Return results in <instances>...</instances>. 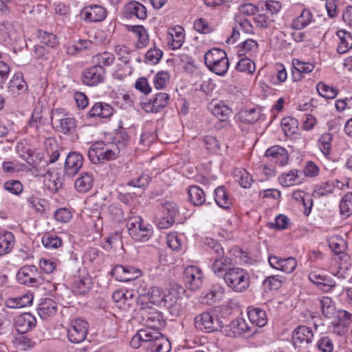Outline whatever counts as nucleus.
Wrapping results in <instances>:
<instances>
[{"label":"nucleus","instance_id":"1","mask_svg":"<svg viewBox=\"0 0 352 352\" xmlns=\"http://www.w3.org/2000/svg\"><path fill=\"white\" fill-rule=\"evenodd\" d=\"M130 344L134 349L143 346L147 352H169L170 350L168 339L153 329H140L133 336Z\"/></svg>","mask_w":352,"mask_h":352},{"label":"nucleus","instance_id":"2","mask_svg":"<svg viewBox=\"0 0 352 352\" xmlns=\"http://www.w3.org/2000/svg\"><path fill=\"white\" fill-rule=\"evenodd\" d=\"M119 154V148L115 144H105L96 142L91 144L88 151V157L94 164L116 159Z\"/></svg>","mask_w":352,"mask_h":352},{"label":"nucleus","instance_id":"3","mask_svg":"<svg viewBox=\"0 0 352 352\" xmlns=\"http://www.w3.org/2000/svg\"><path fill=\"white\" fill-rule=\"evenodd\" d=\"M224 280L234 291L241 292L246 290L250 285L248 272L240 267H232L226 272Z\"/></svg>","mask_w":352,"mask_h":352},{"label":"nucleus","instance_id":"4","mask_svg":"<svg viewBox=\"0 0 352 352\" xmlns=\"http://www.w3.org/2000/svg\"><path fill=\"white\" fill-rule=\"evenodd\" d=\"M138 314L142 323L147 327L146 329L158 331L164 326L165 321L162 313L150 305H139Z\"/></svg>","mask_w":352,"mask_h":352},{"label":"nucleus","instance_id":"5","mask_svg":"<svg viewBox=\"0 0 352 352\" xmlns=\"http://www.w3.org/2000/svg\"><path fill=\"white\" fill-rule=\"evenodd\" d=\"M127 228L129 235L137 241H147L153 234L152 226L140 216L130 217Z\"/></svg>","mask_w":352,"mask_h":352},{"label":"nucleus","instance_id":"6","mask_svg":"<svg viewBox=\"0 0 352 352\" xmlns=\"http://www.w3.org/2000/svg\"><path fill=\"white\" fill-rule=\"evenodd\" d=\"M137 293L138 294L137 299L138 305H149L148 304L151 303L162 306L164 299V296L166 295V293H164L161 288L158 287H153L146 291L145 287L140 286L137 289Z\"/></svg>","mask_w":352,"mask_h":352},{"label":"nucleus","instance_id":"7","mask_svg":"<svg viewBox=\"0 0 352 352\" xmlns=\"http://www.w3.org/2000/svg\"><path fill=\"white\" fill-rule=\"evenodd\" d=\"M194 322L197 329L208 333L220 331L223 327L222 321L217 316L210 312H204L197 315Z\"/></svg>","mask_w":352,"mask_h":352},{"label":"nucleus","instance_id":"8","mask_svg":"<svg viewBox=\"0 0 352 352\" xmlns=\"http://www.w3.org/2000/svg\"><path fill=\"white\" fill-rule=\"evenodd\" d=\"M184 282L186 287L192 291L199 289L204 282V274L201 270L194 265L185 268L183 274Z\"/></svg>","mask_w":352,"mask_h":352},{"label":"nucleus","instance_id":"9","mask_svg":"<svg viewBox=\"0 0 352 352\" xmlns=\"http://www.w3.org/2000/svg\"><path fill=\"white\" fill-rule=\"evenodd\" d=\"M163 307L168 309L170 314L173 316H179L183 311L185 306L183 299L177 290L169 289L164 296Z\"/></svg>","mask_w":352,"mask_h":352},{"label":"nucleus","instance_id":"10","mask_svg":"<svg viewBox=\"0 0 352 352\" xmlns=\"http://www.w3.org/2000/svg\"><path fill=\"white\" fill-rule=\"evenodd\" d=\"M16 279L19 283L30 287H36L41 283L37 267L34 265L22 267L16 274Z\"/></svg>","mask_w":352,"mask_h":352},{"label":"nucleus","instance_id":"11","mask_svg":"<svg viewBox=\"0 0 352 352\" xmlns=\"http://www.w3.org/2000/svg\"><path fill=\"white\" fill-rule=\"evenodd\" d=\"M88 331V323L81 318L74 319L71 321L70 327L67 331V338L72 343L82 342Z\"/></svg>","mask_w":352,"mask_h":352},{"label":"nucleus","instance_id":"12","mask_svg":"<svg viewBox=\"0 0 352 352\" xmlns=\"http://www.w3.org/2000/svg\"><path fill=\"white\" fill-rule=\"evenodd\" d=\"M313 338L312 330L305 325H300L293 331L292 344L295 348L304 347L312 342Z\"/></svg>","mask_w":352,"mask_h":352},{"label":"nucleus","instance_id":"13","mask_svg":"<svg viewBox=\"0 0 352 352\" xmlns=\"http://www.w3.org/2000/svg\"><path fill=\"white\" fill-rule=\"evenodd\" d=\"M332 322L333 331L338 335L345 334L352 322V314L345 310H338Z\"/></svg>","mask_w":352,"mask_h":352},{"label":"nucleus","instance_id":"14","mask_svg":"<svg viewBox=\"0 0 352 352\" xmlns=\"http://www.w3.org/2000/svg\"><path fill=\"white\" fill-rule=\"evenodd\" d=\"M105 70L102 65H96L86 69L82 76L84 84L96 86L102 82L104 78Z\"/></svg>","mask_w":352,"mask_h":352},{"label":"nucleus","instance_id":"15","mask_svg":"<svg viewBox=\"0 0 352 352\" xmlns=\"http://www.w3.org/2000/svg\"><path fill=\"white\" fill-rule=\"evenodd\" d=\"M169 95L166 93H158L153 99L141 103L142 108L148 113H157L166 107L168 103Z\"/></svg>","mask_w":352,"mask_h":352},{"label":"nucleus","instance_id":"16","mask_svg":"<svg viewBox=\"0 0 352 352\" xmlns=\"http://www.w3.org/2000/svg\"><path fill=\"white\" fill-rule=\"evenodd\" d=\"M111 274L119 281L127 282L140 276L141 271L131 266L118 265L113 268Z\"/></svg>","mask_w":352,"mask_h":352},{"label":"nucleus","instance_id":"17","mask_svg":"<svg viewBox=\"0 0 352 352\" xmlns=\"http://www.w3.org/2000/svg\"><path fill=\"white\" fill-rule=\"evenodd\" d=\"M328 243L329 248L335 253L334 259L336 261L346 262L348 260L349 256L345 253L346 243L342 237L333 236L329 239Z\"/></svg>","mask_w":352,"mask_h":352},{"label":"nucleus","instance_id":"18","mask_svg":"<svg viewBox=\"0 0 352 352\" xmlns=\"http://www.w3.org/2000/svg\"><path fill=\"white\" fill-rule=\"evenodd\" d=\"M83 157L81 154L77 152L69 153L65 162V175L73 177L82 168Z\"/></svg>","mask_w":352,"mask_h":352},{"label":"nucleus","instance_id":"19","mask_svg":"<svg viewBox=\"0 0 352 352\" xmlns=\"http://www.w3.org/2000/svg\"><path fill=\"white\" fill-rule=\"evenodd\" d=\"M20 35L19 25L8 21L0 23V36L4 41H17L20 38Z\"/></svg>","mask_w":352,"mask_h":352},{"label":"nucleus","instance_id":"20","mask_svg":"<svg viewBox=\"0 0 352 352\" xmlns=\"http://www.w3.org/2000/svg\"><path fill=\"white\" fill-rule=\"evenodd\" d=\"M162 212L167 215L163 217L158 223L160 228L166 229L171 226L175 222V217L179 212L177 204L172 201H166L162 204Z\"/></svg>","mask_w":352,"mask_h":352},{"label":"nucleus","instance_id":"21","mask_svg":"<svg viewBox=\"0 0 352 352\" xmlns=\"http://www.w3.org/2000/svg\"><path fill=\"white\" fill-rule=\"evenodd\" d=\"M268 261L272 268L285 273L292 272L297 265V261L293 257L281 258L276 256H270Z\"/></svg>","mask_w":352,"mask_h":352},{"label":"nucleus","instance_id":"22","mask_svg":"<svg viewBox=\"0 0 352 352\" xmlns=\"http://www.w3.org/2000/svg\"><path fill=\"white\" fill-rule=\"evenodd\" d=\"M124 16L127 19L136 18L144 20L146 18L147 12L146 7L136 1H131L124 6Z\"/></svg>","mask_w":352,"mask_h":352},{"label":"nucleus","instance_id":"23","mask_svg":"<svg viewBox=\"0 0 352 352\" xmlns=\"http://www.w3.org/2000/svg\"><path fill=\"white\" fill-rule=\"evenodd\" d=\"M81 14L85 21L90 22L102 21L107 16L105 9L96 5L85 7L82 10Z\"/></svg>","mask_w":352,"mask_h":352},{"label":"nucleus","instance_id":"24","mask_svg":"<svg viewBox=\"0 0 352 352\" xmlns=\"http://www.w3.org/2000/svg\"><path fill=\"white\" fill-rule=\"evenodd\" d=\"M265 156L274 163L284 166L287 163L289 155L287 150L280 146H273L265 151Z\"/></svg>","mask_w":352,"mask_h":352},{"label":"nucleus","instance_id":"25","mask_svg":"<svg viewBox=\"0 0 352 352\" xmlns=\"http://www.w3.org/2000/svg\"><path fill=\"white\" fill-rule=\"evenodd\" d=\"M185 39L184 30L181 26H176L168 30L167 40L168 45L173 50L180 48Z\"/></svg>","mask_w":352,"mask_h":352},{"label":"nucleus","instance_id":"26","mask_svg":"<svg viewBox=\"0 0 352 352\" xmlns=\"http://www.w3.org/2000/svg\"><path fill=\"white\" fill-rule=\"evenodd\" d=\"M28 90V85L23 78L21 74H16L13 76L8 85V92L13 97H18Z\"/></svg>","mask_w":352,"mask_h":352},{"label":"nucleus","instance_id":"27","mask_svg":"<svg viewBox=\"0 0 352 352\" xmlns=\"http://www.w3.org/2000/svg\"><path fill=\"white\" fill-rule=\"evenodd\" d=\"M251 328L243 318L234 320L226 327V335L230 337H236L245 333L250 332Z\"/></svg>","mask_w":352,"mask_h":352},{"label":"nucleus","instance_id":"28","mask_svg":"<svg viewBox=\"0 0 352 352\" xmlns=\"http://www.w3.org/2000/svg\"><path fill=\"white\" fill-rule=\"evenodd\" d=\"M35 318L30 313H24L15 320V326L19 332L25 333L36 325Z\"/></svg>","mask_w":352,"mask_h":352},{"label":"nucleus","instance_id":"29","mask_svg":"<svg viewBox=\"0 0 352 352\" xmlns=\"http://www.w3.org/2000/svg\"><path fill=\"white\" fill-rule=\"evenodd\" d=\"M33 299L34 297L32 294H25L17 297L8 298L6 300L5 304L8 308L19 309L31 305Z\"/></svg>","mask_w":352,"mask_h":352},{"label":"nucleus","instance_id":"30","mask_svg":"<svg viewBox=\"0 0 352 352\" xmlns=\"http://www.w3.org/2000/svg\"><path fill=\"white\" fill-rule=\"evenodd\" d=\"M338 38L337 51L339 54H344L352 48V35L345 30L337 32Z\"/></svg>","mask_w":352,"mask_h":352},{"label":"nucleus","instance_id":"31","mask_svg":"<svg viewBox=\"0 0 352 352\" xmlns=\"http://www.w3.org/2000/svg\"><path fill=\"white\" fill-rule=\"evenodd\" d=\"M56 311V303L52 299H45L40 305L38 309V314L43 320H47L55 316Z\"/></svg>","mask_w":352,"mask_h":352},{"label":"nucleus","instance_id":"32","mask_svg":"<svg viewBox=\"0 0 352 352\" xmlns=\"http://www.w3.org/2000/svg\"><path fill=\"white\" fill-rule=\"evenodd\" d=\"M94 185V177L91 173H82L75 182V188L80 192L89 191Z\"/></svg>","mask_w":352,"mask_h":352},{"label":"nucleus","instance_id":"33","mask_svg":"<svg viewBox=\"0 0 352 352\" xmlns=\"http://www.w3.org/2000/svg\"><path fill=\"white\" fill-rule=\"evenodd\" d=\"M113 113V109L107 103H96L89 112L90 117L106 118L110 117Z\"/></svg>","mask_w":352,"mask_h":352},{"label":"nucleus","instance_id":"34","mask_svg":"<svg viewBox=\"0 0 352 352\" xmlns=\"http://www.w3.org/2000/svg\"><path fill=\"white\" fill-rule=\"evenodd\" d=\"M211 259L213 261L212 264V272L218 276L222 275L226 268L230 264V258L224 256V252L221 256H212Z\"/></svg>","mask_w":352,"mask_h":352},{"label":"nucleus","instance_id":"35","mask_svg":"<svg viewBox=\"0 0 352 352\" xmlns=\"http://www.w3.org/2000/svg\"><path fill=\"white\" fill-rule=\"evenodd\" d=\"M227 58V54L224 50L214 48L208 51L204 56L206 65L208 67Z\"/></svg>","mask_w":352,"mask_h":352},{"label":"nucleus","instance_id":"36","mask_svg":"<svg viewBox=\"0 0 352 352\" xmlns=\"http://www.w3.org/2000/svg\"><path fill=\"white\" fill-rule=\"evenodd\" d=\"M333 134L324 133L322 134L317 142V145L323 155L328 158L331 153Z\"/></svg>","mask_w":352,"mask_h":352},{"label":"nucleus","instance_id":"37","mask_svg":"<svg viewBox=\"0 0 352 352\" xmlns=\"http://www.w3.org/2000/svg\"><path fill=\"white\" fill-rule=\"evenodd\" d=\"M14 245V236L10 232L0 234V256L9 253Z\"/></svg>","mask_w":352,"mask_h":352},{"label":"nucleus","instance_id":"38","mask_svg":"<svg viewBox=\"0 0 352 352\" xmlns=\"http://www.w3.org/2000/svg\"><path fill=\"white\" fill-rule=\"evenodd\" d=\"M214 199L217 204L224 209L230 208L232 201L224 186H219L214 190Z\"/></svg>","mask_w":352,"mask_h":352},{"label":"nucleus","instance_id":"39","mask_svg":"<svg viewBox=\"0 0 352 352\" xmlns=\"http://www.w3.org/2000/svg\"><path fill=\"white\" fill-rule=\"evenodd\" d=\"M309 279L317 285L327 287L329 289H331L336 285L335 281L331 278L321 274L318 271L311 272L309 275Z\"/></svg>","mask_w":352,"mask_h":352},{"label":"nucleus","instance_id":"40","mask_svg":"<svg viewBox=\"0 0 352 352\" xmlns=\"http://www.w3.org/2000/svg\"><path fill=\"white\" fill-rule=\"evenodd\" d=\"M45 185L53 192H56L62 186V180L54 171L47 170L44 175Z\"/></svg>","mask_w":352,"mask_h":352},{"label":"nucleus","instance_id":"41","mask_svg":"<svg viewBox=\"0 0 352 352\" xmlns=\"http://www.w3.org/2000/svg\"><path fill=\"white\" fill-rule=\"evenodd\" d=\"M299 171L296 169L291 170L287 173L282 174L279 177L280 183L283 186H292L298 185L302 182V179L300 177Z\"/></svg>","mask_w":352,"mask_h":352},{"label":"nucleus","instance_id":"42","mask_svg":"<svg viewBox=\"0 0 352 352\" xmlns=\"http://www.w3.org/2000/svg\"><path fill=\"white\" fill-rule=\"evenodd\" d=\"M320 303L322 309V314L329 318H333L338 313L335 304L331 298L328 296H322L320 298Z\"/></svg>","mask_w":352,"mask_h":352},{"label":"nucleus","instance_id":"43","mask_svg":"<svg viewBox=\"0 0 352 352\" xmlns=\"http://www.w3.org/2000/svg\"><path fill=\"white\" fill-rule=\"evenodd\" d=\"M248 318L252 324L258 327H263L267 323L265 311L258 308H253L248 312Z\"/></svg>","mask_w":352,"mask_h":352},{"label":"nucleus","instance_id":"44","mask_svg":"<svg viewBox=\"0 0 352 352\" xmlns=\"http://www.w3.org/2000/svg\"><path fill=\"white\" fill-rule=\"evenodd\" d=\"M258 50V43L255 40L247 39L240 45L238 54L239 56L252 57Z\"/></svg>","mask_w":352,"mask_h":352},{"label":"nucleus","instance_id":"45","mask_svg":"<svg viewBox=\"0 0 352 352\" xmlns=\"http://www.w3.org/2000/svg\"><path fill=\"white\" fill-rule=\"evenodd\" d=\"M190 201L195 206H201L206 201L205 193L203 190L197 186H191L188 188Z\"/></svg>","mask_w":352,"mask_h":352},{"label":"nucleus","instance_id":"46","mask_svg":"<svg viewBox=\"0 0 352 352\" xmlns=\"http://www.w3.org/2000/svg\"><path fill=\"white\" fill-rule=\"evenodd\" d=\"M135 296V294L133 291L118 289L113 293L112 298L116 302L129 305Z\"/></svg>","mask_w":352,"mask_h":352},{"label":"nucleus","instance_id":"47","mask_svg":"<svg viewBox=\"0 0 352 352\" xmlns=\"http://www.w3.org/2000/svg\"><path fill=\"white\" fill-rule=\"evenodd\" d=\"M241 57V58L236 65V70L239 72H244L248 74H254L256 69V66L254 61L250 58L251 57Z\"/></svg>","mask_w":352,"mask_h":352},{"label":"nucleus","instance_id":"48","mask_svg":"<svg viewBox=\"0 0 352 352\" xmlns=\"http://www.w3.org/2000/svg\"><path fill=\"white\" fill-rule=\"evenodd\" d=\"M261 116V111L256 109L242 110L239 113V120L244 123L253 124Z\"/></svg>","mask_w":352,"mask_h":352},{"label":"nucleus","instance_id":"49","mask_svg":"<svg viewBox=\"0 0 352 352\" xmlns=\"http://www.w3.org/2000/svg\"><path fill=\"white\" fill-rule=\"evenodd\" d=\"M298 122L292 117L284 118L281 121L282 129L286 136H291L298 130Z\"/></svg>","mask_w":352,"mask_h":352},{"label":"nucleus","instance_id":"50","mask_svg":"<svg viewBox=\"0 0 352 352\" xmlns=\"http://www.w3.org/2000/svg\"><path fill=\"white\" fill-rule=\"evenodd\" d=\"M56 127L60 132L67 134L75 129L76 122L74 118L72 117H64L58 120L56 124Z\"/></svg>","mask_w":352,"mask_h":352},{"label":"nucleus","instance_id":"51","mask_svg":"<svg viewBox=\"0 0 352 352\" xmlns=\"http://www.w3.org/2000/svg\"><path fill=\"white\" fill-rule=\"evenodd\" d=\"M38 38L41 43L50 48H54L59 44V41L55 34L45 31L39 30Z\"/></svg>","mask_w":352,"mask_h":352},{"label":"nucleus","instance_id":"52","mask_svg":"<svg viewBox=\"0 0 352 352\" xmlns=\"http://www.w3.org/2000/svg\"><path fill=\"white\" fill-rule=\"evenodd\" d=\"M334 182H326L316 186L313 191V196L316 198H320L323 196H327L333 192Z\"/></svg>","mask_w":352,"mask_h":352},{"label":"nucleus","instance_id":"53","mask_svg":"<svg viewBox=\"0 0 352 352\" xmlns=\"http://www.w3.org/2000/svg\"><path fill=\"white\" fill-rule=\"evenodd\" d=\"M213 115L219 120L226 121L232 113V109L223 103L216 104L212 109Z\"/></svg>","mask_w":352,"mask_h":352},{"label":"nucleus","instance_id":"54","mask_svg":"<svg viewBox=\"0 0 352 352\" xmlns=\"http://www.w3.org/2000/svg\"><path fill=\"white\" fill-rule=\"evenodd\" d=\"M45 150L50 157L51 163L55 162L60 156L59 146L54 139L47 140L45 143Z\"/></svg>","mask_w":352,"mask_h":352},{"label":"nucleus","instance_id":"55","mask_svg":"<svg viewBox=\"0 0 352 352\" xmlns=\"http://www.w3.org/2000/svg\"><path fill=\"white\" fill-rule=\"evenodd\" d=\"M91 285V280L90 277L85 276L81 278H78L74 281V289L79 294H86L90 289Z\"/></svg>","mask_w":352,"mask_h":352},{"label":"nucleus","instance_id":"56","mask_svg":"<svg viewBox=\"0 0 352 352\" xmlns=\"http://www.w3.org/2000/svg\"><path fill=\"white\" fill-rule=\"evenodd\" d=\"M317 91L321 96L327 99L335 98L338 93L336 88L330 87L322 82L317 85Z\"/></svg>","mask_w":352,"mask_h":352},{"label":"nucleus","instance_id":"57","mask_svg":"<svg viewBox=\"0 0 352 352\" xmlns=\"http://www.w3.org/2000/svg\"><path fill=\"white\" fill-rule=\"evenodd\" d=\"M312 19V14L308 10H304L301 14L293 22V27L297 30L302 29L308 25Z\"/></svg>","mask_w":352,"mask_h":352},{"label":"nucleus","instance_id":"58","mask_svg":"<svg viewBox=\"0 0 352 352\" xmlns=\"http://www.w3.org/2000/svg\"><path fill=\"white\" fill-rule=\"evenodd\" d=\"M2 168L5 173H14L20 171H24L28 168L26 164L19 163V162H3Z\"/></svg>","mask_w":352,"mask_h":352},{"label":"nucleus","instance_id":"59","mask_svg":"<svg viewBox=\"0 0 352 352\" xmlns=\"http://www.w3.org/2000/svg\"><path fill=\"white\" fill-rule=\"evenodd\" d=\"M341 214L349 217L352 213V192L346 194L340 203Z\"/></svg>","mask_w":352,"mask_h":352},{"label":"nucleus","instance_id":"60","mask_svg":"<svg viewBox=\"0 0 352 352\" xmlns=\"http://www.w3.org/2000/svg\"><path fill=\"white\" fill-rule=\"evenodd\" d=\"M235 175L238 177V182L241 187L244 188L250 187L253 179L252 176L245 169L236 170Z\"/></svg>","mask_w":352,"mask_h":352},{"label":"nucleus","instance_id":"61","mask_svg":"<svg viewBox=\"0 0 352 352\" xmlns=\"http://www.w3.org/2000/svg\"><path fill=\"white\" fill-rule=\"evenodd\" d=\"M293 67L300 74H307L312 72L315 67L314 64L308 62H303L298 59H294Z\"/></svg>","mask_w":352,"mask_h":352},{"label":"nucleus","instance_id":"62","mask_svg":"<svg viewBox=\"0 0 352 352\" xmlns=\"http://www.w3.org/2000/svg\"><path fill=\"white\" fill-rule=\"evenodd\" d=\"M6 190L16 195H20L23 190V187L21 182L16 179H11L6 182L3 184Z\"/></svg>","mask_w":352,"mask_h":352},{"label":"nucleus","instance_id":"63","mask_svg":"<svg viewBox=\"0 0 352 352\" xmlns=\"http://www.w3.org/2000/svg\"><path fill=\"white\" fill-rule=\"evenodd\" d=\"M254 23L260 28L266 29L274 21L272 16L266 14H258L254 17Z\"/></svg>","mask_w":352,"mask_h":352},{"label":"nucleus","instance_id":"64","mask_svg":"<svg viewBox=\"0 0 352 352\" xmlns=\"http://www.w3.org/2000/svg\"><path fill=\"white\" fill-rule=\"evenodd\" d=\"M205 244L208 247V250L210 251V253L212 256L218 255L219 256L224 252L221 244L212 239H206Z\"/></svg>","mask_w":352,"mask_h":352}]
</instances>
